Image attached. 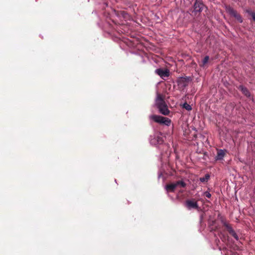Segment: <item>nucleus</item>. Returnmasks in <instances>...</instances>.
I'll list each match as a JSON object with an SVG mask.
<instances>
[{"label":"nucleus","instance_id":"f257e3e1","mask_svg":"<svg viewBox=\"0 0 255 255\" xmlns=\"http://www.w3.org/2000/svg\"><path fill=\"white\" fill-rule=\"evenodd\" d=\"M156 105L160 113L164 115H168L169 110L166 104L162 95L158 94L156 100Z\"/></svg>","mask_w":255,"mask_h":255},{"label":"nucleus","instance_id":"f03ea898","mask_svg":"<svg viewBox=\"0 0 255 255\" xmlns=\"http://www.w3.org/2000/svg\"><path fill=\"white\" fill-rule=\"evenodd\" d=\"M149 119L153 120L155 123L163 124L167 126H169L171 123V120L169 118L156 115H151L149 117Z\"/></svg>","mask_w":255,"mask_h":255},{"label":"nucleus","instance_id":"7ed1b4c3","mask_svg":"<svg viewBox=\"0 0 255 255\" xmlns=\"http://www.w3.org/2000/svg\"><path fill=\"white\" fill-rule=\"evenodd\" d=\"M205 6L202 0H195L193 7V11L195 14L200 13L203 10L204 7Z\"/></svg>","mask_w":255,"mask_h":255},{"label":"nucleus","instance_id":"20e7f679","mask_svg":"<svg viewBox=\"0 0 255 255\" xmlns=\"http://www.w3.org/2000/svg\"><path fill=\"white\" fill-rule=\"evenodd\" d=\"M221 222L223 225L226 228L227 231L229 232V233L237 241L239 240V238L237 234L236 233L235 231L232 228L231 225L228 223L226 221L222 219L221 220Z\"/></svg>","mask_w":255,"mask_h":255},{"label":"nucleus","instance_id":"39448f33","mask_svg":"<svg viewBox=\"0 0 255 255\" xmlns=\"http://www.w3.org/2000/svg\"><path fill=\"white\" fill-rule=\"evenodd\" d=\"M227 10L230 15L235 17L240 23L243 22L242 16L236 10L231 7H229L227 8Z\"/></svg>","mask_w":255,"mask_h":255},{"label":"nucleus","instance_id":"423d86ee","mask_svg":"<svg viewBox=\"0 0 255 255\" xmlns=\"http://www.w3.org/2000/svg\"><path fill=\"white\" fill-rule=\"evenodd\" d=\"M190 77H180L177 80V84L180 88H184L188 85Z\"/></svg>","mask_w":255,"mask_h":255},{"label":"nucleus","instance_id":"0eeeda50","mask_svg":"<svg viewBox=\"0 0 255 255\" xmlns=\"http://www.w3.org/2000/svg\"><path fill=\"white\" fill-rule=\"evenodd\" d=\"M155 73L163 79L169 76V71L167 69L158 68L155 70Z\"/></svg>","mask_w":255,"mask_h":255},{"label":"nucleus","instance_id":"6e6552de","mask_svg":"<svg viewBox=\"0 0 255 255\" xmlns=\"http://www.w3.org/2000/svg\"><path fill=\"white\" fill-rule=\"evenodd\" d=\"M185 206L188 210H190L191 209H197L198 208L197 202L191 200H187L186 201Z\"/></svg>","mask_w":255,"mask_h":255},{"label":"nucleus","instance_id":"1a4fd4ad","mask_svg":"<svg viewBox=\"0 0 255 255\" xmlns=\"http://www.w3.org/2000/svg\"><path fill=\"white\" fill-rule=\"evenodd\" d=\"M163 142L164 140L161 135H157L150 140L151 143L154 145L161 144Z\"/></svg>","mask_w":255,"mask_h":255},{"label":"nucleus","instance_id":"9d476101","mask_svg":"<svg viewBox=\"0 0 255 255\" xmlns=\"http://www.w3.org/2000/svg\"><path fill=\"white\" fill-rule=\"evenodd\" d=\"M239 89L246 97H250L251 96L250 92L246 87L241 85L240 86Z\"/></svg>","mask_w":255,"mask_h":255},{"label":"nucleus","instance_id":"9b49d317","mask_svg":"<svg viewBox=\"0 0 255 255\" xmlns=\"http://www.w3.org/2000/svg\"><path fill=\"white\" fill-rule=\"evenodd\" d=\"M176 188L175 183H171L166 185L165 189L168 192H173Z\"/></svg>","mask_w":255,"mask_h":255},{"label":"nucleus","instance_id":"f8f14e48","mask_svg":"<svg viewBox=\"0 0 255 255\" xmlns=\"http://www.w3.org/2000/svg\"><path fill=\"white\" fill-rule=\"evenodd\" d=\"M225 155V153L223 150L220 149L218 150L217 155L216 157V160H222Z\"/></svg>","mask_w":255,"mask_h":255},{"label":"nucleus","instance_id":"ddd939ff","mask_svg":"<svg viewBox=\"0 0 255 255\" xmlns=\"http://www.w3.org/2000/svg\"><path fill=\"white\" fill-rule=\"evenodd\" d=\"M176 185V187L180 186L181 187L184 188L186 186V184L182 180L177 181L176 182L174 183Z\"/></svg>","mask_w":255,"mask_h":255},{"label":"nucleus","instance_id":"4468645a","mask_svg":"<svg viewBox=\"0 0 255 255\" xmlns=\"http://www.w3.org/2000/svg\"><path fill=\"white\" fill-rule=\"evenodd\" d=\"M210 177V175L206 174L204 177L200 178V181L202 182H206L209 180Z\"/></svg>","mask_w":255,"mask_h":255},{"label":"nucleus","instance_id":"2eb2a0df","mask_svg":"<svg viewBox=\"0 0 255 255\" xmlns=\"http://www.w3.org/2000/svg\"><path fill=\"white\" fill-rule=\"evenodd\" d=\"M209 56H206L203 59L202 64L200 65V66L202 67L204 66L208 63V62L209 61Z\"/></svg>","mask_w":255,"mask_h":255},{"label":"nucleus","instance_id":"dca6fc26","mask_svg":"<svg viewBox=\"0 0 255 255\" xmlns=\"http://www.w3.org/2000/svg\"><path fill=\"white\" fill-rule=\"evenodd\" d=\"M245 12L246 13H248L249 15H250L252 17L254 16V15L255 14V12L254 11H253L250 8L246 9L245 10Z\"/></svg>","mask_w":255,"mask_h":255},{"label":"nucleus","instance_id":"f3484780","mask_svg":"<svg viewBox=\"0 0 255 255\" xmlns=\"http://www.w3.org/2000/svg\"><path fill=\"white\" fill-rule=\"evenodd\" d=\"M183 108L186 109V110L190 111L192 110V108L190 105L187 104V103H185L183 105Z\"/></svg>","mask_w":255,"mask_h":255},{"label":"nucleus","instance_id":"a211bd4d","mask_svg":"<svg viewBox=\"0 0 255 255\" xmlns=\"http://www.w3.org/2000/svg\"><path fill=\"white\" fill-rule=\"evenodd\" d=\"M204 195L205 197H206L208 198H210L211 197V194L208 191L205 192Z\"/></svg>","mask_w":255,"mask_h":255},{"label":"nucleus","instance_id":"6ab92c4d","mask_svg":"<svg viewBox=\"0 0 255 255\" xmlns=\"http://www.w3.org/2000/svg\"><path fill=\"white\" fill-rule=\"evenodd\" d=\"M215 223V220L213 221L211 225L213 226Z\"/></svg>","mask_w":255,"mask_h":255},{"label":"nucleus","instance_id":"aec40b11","mask_svg":"<svg viewBox=\"0 0 255 255\" xmlns=\"http://www.w3.org/2000/svg\"><path fill=\"white\" fill-rule=\"evenodd\" d=\"M253 20L255 21V14L254 15V16L252 17Z\"/></svg>","mask_w":255,"mask_h":255}]
</instances>
